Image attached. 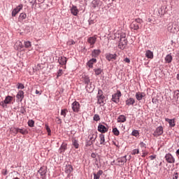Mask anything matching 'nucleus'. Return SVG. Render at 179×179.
<instances>
[{"label":"nucleus","mask_w":179,"mask_h":179,"mask_svg":"<svg viewBox=\"0 0 179 179\" xmlns=\"http://www.w3.org/2000/svg\"><path fill=\"white\" fill-rule=\"evenodd\" d=\"M121 96H122L121 91L117 90V93L112 95V101L114 103H120V97H121Z\"/></svg>","instance_id":"1"},{"label":"nucleus","mask_w":179,"mask_h":179,"mask_svg":"<svg viewBox=\"0 0 179 179\" xmlns=\"http://www.w3.org/2000/svg\"><path fill=\"white\" fill-rule=\"evenodd\" d=\"M97 99H98V103L100 104L101 106H103L104 104V96H103V91L101 90H99L98 91V95H97Z\"/></svg>","instance_id":"2"},{"label":"nucleus","mask_w":179,"mask_h":179,"mask_svg":"<svg viewBox=\"0 0 179 179\" xmlns=\"http://www.w3.org/2000/svg\"><path fill=\"white\" fill-rule=\"evenodd\" d=\"M88 138L90 139L88 145L90 146L91 145H93V143L97 138V133L92 132L91 134L89 135Z\"/></svg>","instance_id":"3"},{"label":"nucleus","mask_w":179,"mask_h":179,"mask_svg":"<svg viewBox=\"0 0 179 179\" xmlns=\"http://www.w3.org/2000/svg\"><path fill=\"white\" fill-rule=\"evenodd\" d=\"M71 107L74 113H79L80 110V104L79 103V102L75 101L74 102H73Z\"/></svg>","instance_id":"4"},{"label":"nucleus","mask_w":179,"mask_h":179,"mask_svg":"<svg viewBox=\"0 0 179 179\" xmlns=\"http://www.w3.org/2000/svg\"><path fill=\"white\" fill-rule=\"evenodd\" d=\"M165 159L167 163H170V164L176 163V159L170 153H168L165 155Z\"/></svg>","instance_id":"5"},{"label":"nucleus","mask_w":179,"mask_h":179,"mask_svg":"<svg viewBox=\"0 0 179 179\" xmlns=\"http://www.w3.org/2000/svg\"><path fill=\"white\" fill-rule=\"evenodd\" d=\"M22 9H23V5L20 4L18 6L13 10L12 16L15 17V16H16V15H17V13H19V12L22 10Z\"/></svg>","instance_id":"6"},{"label":"nucleus","mask_w":179,"mask_h":179,"mask_svg":"<svg viewBox=\"0 0 179 179\" xmlns=\"http://www.w3.org/2000/svg\"><path fill=\"white\" fill-rule=\"evenodd\" d=\"M96 40L97 37H96V36H91L87 39L89 44H90L91 45V48H93V47H94V44H96Z\"/></svg>","instance_id":"7"},{"label":"nucleus","mask_w":179,"mask_h":179,"mask_svg":"<svg viewBox=\"0 0 179 179\" xmlns=\"http://www.w3.org/2000/svg\"><path fill=\"white\" fill-rule=\"evenodd\" d=\"M98 131L101 132V134H106V132H108V127H106V126L99 124L98 126Z\"/></svg>","instance_id":"8"},{"label":"nucleus","mask_w":179,"mask_h":179,"mask_svg":"<svg viewBox=\"0 0 179 179\" xmlns=\"http://www.w3.org/2000/svg\"><path fill=\"white\" fill-rule=\"evenodd\" d=\"M128 43V41L127 40H121L119 42V44H118V48L120 49V50H124L125 49V47H127V44Z\"/></svg>","instance_id":"9"},{"label":"nucleus","mask_w":179,"mask_h":179,"mask_svg":"<svg viewBox=\"0 0 179 179\" xmlns=\"http://www.w3.org/2000/svg\"><path fill=\"white\" fill-rule=\"evenodd\" d=\"M160 135H163V127H158L155 131L153 134L154 136H160Z\"/></svg>","instance_id":"10"},{"label":"nucleus","mask_w":179,"mask_h":179,"mask_svg":"<svg viewBox=\"0 0 179 179\" xmlns=\"http://www.w3.org/2000/svg\"><path fill=\"white\" fill-rule=\"evenodd\" d=\"M70 10L71 13H72L73 16H78V14L79 13V9H78V7H76V6H72Z\"/></svg>","instance_id":"11"},{"label":"nucleus","mask_w":179,"mask_h":179,"mask_svg":"<svg viewBox=\"0 0 179 179\" xmlns=\"http://www.w3.org/2000/svg\"><path fill=\"white\" fill-rule=\"evenodd\" d=\"M117 161L119 166H123L124 163H127V155L122 157L120 158H118Z\"/></svg>","instance_id":"12"},{"label":"nucleus","mask_w":179,"mask_h":179,"mask_svg":"<svg viewBox=\"0 0 179 179\" xmlns=\"http://www.w3.org/2000/svg\"><path fill=\"white\" fill-rule=\"evenodd\" d=\"M106 58L108 61H111L112 59H117V55L108 53L106 55Z\"/></svg>","instance_id":"13"},{"label":"nucleus","mask_w":179,"mask_h":179,"mask_svg":"<svg viewBox=\"0 0 179 179\" xmlns=\"http://www.w3.org/2000/svg\"><path fill=\"white\" fill-rule=\"evenodd\" d=\"M83 82L87 85L86 87H87V85L90 83V78L88 77V76L83 75L82 77Z\"/></svg>","instance_id":"14"},{"label":"nucleus","mask_w":179,"mask_h":179,"mask_svg":"<svg viewBox=\"0 0 179 179\" xmlns=\"http://www.w3.org/2000/svg\"><path fill=\"white\" fill-rule=\"evenodd\" d=\"M17 99L20 100V101H22L23 99H24V92L22 90L19 91L16 96Z\"/></svg>","instance_id":"15"},{"label":"nucleus","mask_w":179,"mask_h":179,"mask_svg":"<svg viewBox=\"0 0 179 179\" xmlns=\"http://www.w3.org/2000/svg\"><path fill=\"white\" fill-rule=\"evenodd\" d=\"M73 171V167L72 166V165L71 164H68L66 166L65 168V173H66V174H71V173H72Z\"/></svg>","instance_id":"16"},{"label":"nucleus","mask_w":179,"mask_h":179,"mask_svg":"<svg viewBox=\"0 0 179 179\" xmlns=\"http://www.w3.org/2000/svg\"><path fill=\"white\" fill-rule=\"evenodd\" d=\"M101 52V50H94L92 52V58H97L98 56L100 55Z\"/></svg>","instance_id":"17"},{"label":"nucleus","mask_w":179,"mask_h":179,"mask_svg":"<svg viewBox=\"0 0 179 179\" xmlns=\"http://www.w3.org/2000/svg\"><path fill=\"white\" fill-rule=\"evenodd\" d=\"M126 106H134L135 104V99L134 98H129L125 101Z\"/></svg>","instance_id":"18"},{"label":"nucleus","mask_w":179,"mask_h":179,"mask_svg":"<svg viewBox=\"0 0 179 179\" xmlns=\"http://www.w3.org/2000/svg\"><path fill=\"white\" fill-rule=\"evenodd\" d=\"M143 97H145V93H143V92H136V99L138 101H141V100H142V99H143Z\"/></svg>","instance_id":"19"},{"label":"nucleus","mask_w":179,"mask_h":179,"mask_svg":"<svg viewBox=\"0 0 179 179\" xmlns=\"http://www.w3.org/2000/svg\"><path fill=\"white\" fill-rule=\"evenodd\" d=\"M130 29L131 30H138L139 29V24H136L134 21L131 22L130 24Z\"/></svg>","instance_id":"20"},{"label":"nucleus","mask_w":179,"mask_h":179,"mask_svg":"<svg viewBox=\"0 0 179 179\" xmlns=\"http://www.w3.org/2000/svg\"><path fill=\"white\" fill-rule=\"evenodd\" d=\"M67 146L68 145L66 143H63L59 148V153H64V152L66 150Z\"/></svg>","instance_id":"21"},{"label":"nucleus","mask_w":179,"mask_h":179,"mask_svg":"<svg viewBox=\"0 0 179 179\" xmlns=\"http://www.w3.org/2000/svg\"><path fill=\"white\" fill-rule=\"evenodd\" d=\"M145 57L150 59H153V52L150 50L145 51Z\"/></svg>","instance_id":"22"},{"label":"nucleus","mask_w":179,"mask_h":179,"mask_svg":"<svg viewBox=\"0 0 179 179\" xmlns=\"http://www.w3.org/2000/svg\"><path fill=\"white\" fill-rule=\"evenodd\" d=\"M96 62H97V59L92 58L87 62V66L89 68H93V64H96Z\"/></svg>","instance_id":"23"},{"label":"nucleus","mask_w":179,"mask_h":179,"mask_svg":"<svg viewBox=\"0 0 179 179\" xmlns=\"http://www.w3.org/2000/svg\"><path fill=\"white\" fill-rule=\"evenodd\" d=\"M12 100H13V97L10 96H7L3 101L4 104H10L12 103Z\"/></svg>","instance_id":"24"},{"label":"nucleus","mask_w":179,"mask_h":179,"mask_svg":"<svg viewBox=\"0 0 179 179\" xmlns=\"http://www.w3.org/2000/svg\"><path fill=\"white\" fill-rule=\"evenodd\" d=\"M165 121L166 122H169L170 127H176V122H174V119L165 118Z\"/></svg>","instance_id":"25"},{"label":"nucleus","mask_w":179,"mask_h":179,"mask_svg":"<svg viewBox=\"0 0 179 179\" xmlns=\"http://www.w3.org/2000/svg\"><path fill=\"white\" fill-rule=\"evenodd\" d=\"M66 57H61L60 59H59V64L60 65H66Z\"/></svg>","instance_id":"26"},{"label":"nucleus","mask_w":179,"mask_h":179,"mask_svg":"<svg viewBox=\"0 0 179 179\" xmlns=\"http://www.w3.org/2000/svg\"><path fill=\"white\" fill-rule=\"evenodd\" d=\"M26 17H27V15H26V13H22L20 14L18 20H19V22H23L24 20V19H26Z\"/></svg>","instance_id":"27"},{"label":"nucleus","mask_w":179,"mask_h":179,"mask_svg":"<svg viewBox=\"0 0 179 179\" xmlns=\"http://www.w3.org/2000/svg\"><path fill=\"white\" fill-rule=\"evenodd\" d=\"M127 121V117L124 115H120L117 117V122H125Z\"/></svg>","instance_id":"28"},{"label":"nucleus","mask_w":179,"mask_h":179,"mask_svg":"<svg viewBox=\"0 0 179 179\" xmlns=\"http://www.w3.org/2000/svg\"><path fill=\"white\" fill-rule=\"evenodd\" d=\"M171 61H173V56L171 55H167L165 57V62L166 64H170Z\"/></svg>","instance_id":"29"},{"label":"nucleus","mask_w":179,"mask_h":179,"mask_svg":"<svg viewBox=\"0 0 179 179\" xmlns=\"http://www.w3.org/2000/svg\"><path fill=\"white\" fill-rule=\"evenodd\" d=\"M101 175H103V171L100 170L96 173H94V179H100Z\"/></svg>","instance_id":"30"},{"label":"nucleus","mask_w":179,"mask_h":179,"mask_svg":"<svg viewBox=\"0 0 179 179\" xmlns=\"http://www.w3.org/2000/svg\"><path fill=\"white\" fill-rule=\"evenodd\" d=\"M18 132H20V134H22V135H27V134H29V131L26 129L18 128Z\"/></svg>","instance_id":"31"},{"label":"nucleus","mask_w":179,"mask_h":179,"mask_svg":"<svg viewBox=\"0 0 179 179\" xmlns=\"http://www.w3.org/2000/svg\"><path fill=\"white\" fill-rule=\"evenodd\" d=\"M66 114H68V109L67 108H64V109L61 110L60 115L64 117V118H65V117H66Z\"/></svg>","instance_id":"32"},{"label":"nucleus","mask_w":179,"mask_h":179,"mask_svg":"<svg viewBox=\"0 0 179 179\" xmlns=\"http://www.w3.org/2000/svg\"><path fill=\"white\" fill-rule=\"evenodd\" d=\"M99 139H100V145H104V142H106V139L104 138L103 134H100Z\"/></svg>","instance_id":"33"},{"label":"nucleus","mask_w":179,"mask_h":179,"mask_svg":"<svg viewBox=\"0 0 179 179\" xmlns=\"http://www.w3.org/2000/svg\"><path fill=\"white\" fill-rule=\"evenodd\" d=\"M112 132L115 136H118L120 135V131L118 129H117V127H114Z\"/></svg>","instance_id":"34"},{"label":"nucleus","mask_w":179,"mask_h":179,"mask_svg":"<svg viewBox=\"0 0 179 179\" xmlns=\"http://www.w3.org/2000/svg\"><path fill=\"white\" fill-rule=\"evenodd\" d=\"M39 174H41V176H45V173H47L45 171V167H41L40 169V170L38 171Z\"/></svg>","instance_id":"35"},{"label":"nucleus","mask_w":179,"mask_h":179,"mask_svg":"<svg viewBox=\"0 0 179 179\" xmlns=\"http://www.w3.org/2000/svg\"><path fill=\"white\" fill-rule=\"evenodd\" d=\"M95 75L99 76L101 73V72H103V69H101V68H98V69H94Z\"/></svg>","instance_id":"36"},{"label":"nucleus","mask_w":179,"mask_h":179,"mask_svg":"<svg viewBox=\"0 0 179 179\" xmlns=\"http://www.w3.org/2000/svg\"><path fill=\"white\" fill-rule=\"evenodd\" d=\"M72 142H73V145L74 148H76V149H78L79 148V143L78 142V140L73 139L72 141Z\"/></svg>","instance_id":"37"},{"label":"nucleus","mask_w":179,"mask_h":179,"mask_svg":"<svg viewBox=\"0 0 179 179\" xmlns=\"http://www.w3.org/2000/svg\"><path fill=\"white\" fill-rule=\"evenodd\" d=\"M25 48H30L31 47V42L27 41L24 43Z\"/></svg>","instance_id":"38"},{"label":"nucleus","mask_w":179,"mask_h":179,"mask_svg":"<svg viewBox=\"0 0 179 179\" xmlns=\"http://www.w3.org/2000/svg\"><path fill=\"white\" fill-rule=\"evenodd\" d=\"M132 136H135L136 138L139 136V131L138 130H133L131 132Z\"/></svg>","instance_id":"39"},{"label":"nucleus","mask_w":179,"mask_h":179,"mask_svg":"<svg viewBox=\"0 0 179 179\" xmlns=\"http://www.w3.org/2000/svg\"><path fill=\"white\" fill-rule=\"evenodd\" d=\"M10 131L13 132V134H18L19 133V128L13 127L10 129Z\"/></svg>","instance_id":"40"},{"label":"nucleus","mask_w":179,"mask_h":179,"mask_svg":"<svg viewBox=\"0 0 179 179\" xmlns=\"http://www.w3.org/2000/svg\"><path fill=\"white\" fill-rule=\"evenodd\" d=\"M120 40H127V34L125 32H122L120 34Z\"/></svg>","instance_id":"41"},{"label":"nucleus","mask_w":179,"mask_h":179,"mask_svg":"<svg viewBox=\"0 0 179 179\" xmlns=\"http://www.w3.org/2000/svg\"><path fill=\"white\" fill-rule=\"evenodd\" d=\"M134 22H136L137 24H142V23L143 22V21L141 18H136Z\"/></svg>","instance_id":"42"},{"label":"nucleus","mask_w":179,"mask_h":179,"mask_svg":"<svg viewBox=\"0 0 179 179\" xmlns=\"http://www.w3.org/2000/svg\"><path fill=\"white\" fill-rule=\"evenodd\" d=\"M74 44H76V42H75V41L73 39H70L67 42V45H74Z\"/></svg>","instance_id":"43"},{"label":"nucleus","mask_w":179,"mask_h":179,"mask_svg":"<svg viewBox=\"0 0 179 179\" xmlns=\"http://www.w3.org/2000/svg\"><path fill=\"white\" fill-rule=\"evenodd\" d=\"M45 129L48 132V135H49V136L51 135V129H50V127L48 126V124H45Z\"/></svg>","instance_id":"44"},{"label":"nucleus","mask_w":179,"mask_h":179,"mask_svg":"<svg viewBox=\"0 0 179 179\" xmlns=\"http://www.w3.org/2000/svg\"><path fill=\"white\" fill-rule=\"evenodd\" d=\"M17 45L19 47V48H23V43H22L21 41H17L15 43V47H17Z\"/></svg>","instance_id":"45"},{"label":"nucleus","mask_w":179,"mask_h":179,"mask_svg":"<svg viewBox=\"0 0 179 179\" xmlns=\"http://www.w3.org/2000/svg\"><path fill=\"white\" fill-rule=\"evenodd\" d=\"M28 125L31 128H33V127H34V122L33 121V120H31L28 121Z\"/></svg>","instance_id":"46"},{"label":"nucleus","mask_w":179,"mask_h":179,"mask_svg":"<svg viewBox=\"0 0 179 179\" xmlns=\"http://www.w3.org/2000/svg\"><path fill=\"white\" fill-rule=\"evenodd\" d=\"M138 154H139V150L138 149H134L131 152V155H138Z\"/></svg>","instance_id":"47"},{"label":"nucleus","mask_w":179,"mask_h":179,"mask_svg":"<svg viewBox=\"0 0 179 179\" xmlns=\"http://www.w3.org/2000/svg\"><path fill=\"white\" fill-rule=\"evenodd\" d=\"M94 121H100V116L99 115H94Z\"/></svg>","instance_id":"48"},{"label":"nucleus","mask_w":179,"mask_h":179,"mask_svg":"<svg viewBox=\"0 0 179 179\" xmlns=\"http://www.w3.org/2000/svg\"><path fill=\"white\" fill-rule=\"evenodd\" d=\"M17 89H24V85L22 83L17 84Z\"/></svg>","instance_id":"49"},{"label":"nucleus","mask_w":179,"mask_h":179,"mask_svg":"<svg viewBox=\"0 0 179 179\" xmlns=\"http://www.w3.org/2000/svg\"><path fill=\"white\" fill-rule=\"evenodd\" d=\"M62 69H59L57 72V78H59V76H62Z\"/></svg>","instance_id":"50"},{"label":"nucleus","mask_w":179,"mask_h":179,"mask_svg":"<svg viewBox=\"0 0 179 179\" xmlns=\"http://www.w3.org/2000/svg\"><path fill=\"white\" fill-rule=\"evenodd\" d=\"M140 146H141V148H144L145 149H146V143H145L143 142L140 143Z\"/></svg>","instance_id":"51"},{"label":"nucleus","mask_w":179,"mask_h":179,"mask_svg":"<svg viewBox=\"0 0 179 179\" xmlns=\"http://www.w3.org/2000/svg\"><path fill=\"white\" fill-rule=\"evenodd\" d=\"M148 152L143 150L142 157H145L146 156H148Z\"/></svg>","instance_id":"52"},{"label":"nucleus","mask_w":179,"mask_h":179,"mask_svg":"<svg viewBox=\"0 0 179 179\" xmlns=\"http://www.w3.org/2000/svg\"><path fill=\"white\" fill-rule=\"evenodd\" d=\"M124 62H127V64H129V62H131V60H129V59H128V57H126V58L124 59Z\"/></svg>","instance_id":"53"},{"label":"nucleus","mask_w":179,"mask_h":179,"mask_svg":"<svg viewBox=\"0 0 179 179\" xmlns=\"http://www.w3.org/2000/svg\"><path fill=\"white\" fill-rule=\"evenodd\" d=\"M2 173H3V176H6V174H8V171H6V169H3Z\"/></svg>","instance_id":"54"},{"label":"nucleus","mask_w":179,"mask_h":179,"mask_svg":"<svg viewBox=\"0 0 179 179\" xmlns=\"http://www.w3.org/2000/svg\"><path fill=\"white\" fill-rule=\"evenodd\" d=\"M43 91H38V90H36V94H41Z\"/></svg>","instance_id":"55"},{"label":"nucleus","mask_w":179,"mask_h":179,"mask_svg":"<svg viewBox=\"0 0 179 179\" xmlns=\"http://www.w3.org/2000/svg\"><path fill=\"white\" fill-rule=\"evenodd\" d=\"M178 173H176L173 177V179H178Z\"/></svg>","instance_id":"56"},{"label":"nucleus","mask_w":179,"mask_h":179,"mask_svg":"<svg viewBox=\"0 0 179 179\" xmlns=\"http://www.w3.org/2000/svg\"><path fill=\"white\" fill-rule=\"evenodd\" d=\"M150 159L151 160H155V159H156V156L151 155V156H150Z\"/></svg>","instance_id":"57"},{"label":"nucleus","mask_w":179,"mask_h":179,"mask_svg":"<svg viewBox=\"0 0 179 179\" xmlns=\"http://www.w3.org/2000/svg\"><path fill=\"white\" fill-rule=\"evenodd\" d=\"M91 157H92V159H96V154L95 153H92L91 155Z\"/></svg>","instance_id":"58"},{"label":"nucleus","mask_w":179,"mask_h":179,"mask_svg":"<svg viewBox=\"0 0 179 179\" xmlns=\"http://www.w3.org/2000/svg\"><path fill=\"white\" fill-rule=\"evenodd\" d=\"M175 94H176L177 96H178V93H179V91L178 90V91H175Z\"/></svg>","instance_id":"59"},{"label":"nucleus","mask_w":179,"mask_h":179,"mask_svg":"<svg viewBox=\"0 0 179 179\" xmlns=\"http://www.w3.org/2000/svg\"><path fill=\"white\" fill-rule=\"evenodd\" d=\"M176 155H179V149L176 151Z\"/></svg>","instance_id":"60"},{"label":"nucleus","mask_w":179,"mask_h":179,"mask_svg":"<svg viewBox=\"0 0 179 179\" xmlns=\"http://www.w3.org/2000/svg\"><path fill=\"white\" fill-rule=\"evenodd\" d=\"M176 78H177L178 80H179V74L177 75Z\"/></svg>","instance_id":"61"},{"label":"nucleus","mask_w":179,"mask_h":179,"mask_svg":"<svg viewBox=\"0 0 179 179\" xmlns=\"http://www.w3.org/2000/svg\"><path fill=\"white\" fill-rule=\"evenodd\" d=\"M59 121H60V122H61V119H59Z\"/></svg>","instance_id":"62"},{"label":"nucleus","mask_w":179,"mask_h":179,"mask_svg":"<svg viewBox=\"0 0 179 179\" xmlns=\"http://www.w3.org/2000/svg\"><path fill=\"white\" fill-rule=\"evenodd\" d=\"M2 106H3V105H2Z\"/></svg>","instance_id":"63"},{"label":"nucleus","mask_w":179,"mask_h":179,"mask_svg":"<svg viewBox=\"0 0 179 179\" xmlns=\"http://www.w3.org/2000/svg\"><path fill=\"white\" fill-rule=\"evenodd\" d=\"M113 1H115V0H113Z\"/></svg>","instance_id":"64"}]
</instances>
